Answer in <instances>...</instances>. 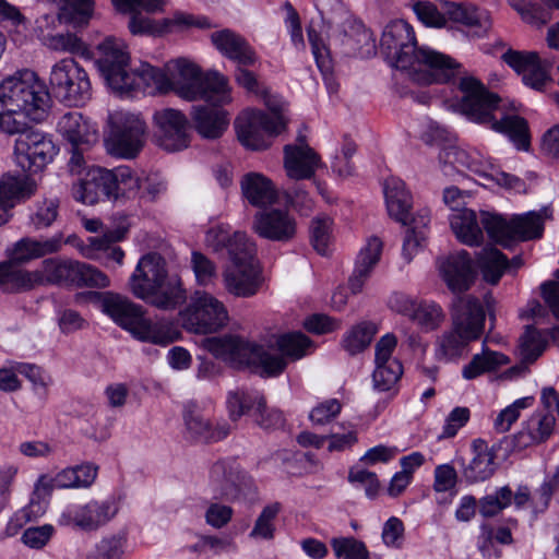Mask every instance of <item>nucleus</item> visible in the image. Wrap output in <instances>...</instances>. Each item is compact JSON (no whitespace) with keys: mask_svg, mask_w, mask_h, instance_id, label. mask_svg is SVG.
<instances>
[{"mask_svg":"<svg viewBox=\"0 0 559 559\" xmlns=\"http://www.w3.org/2000/svg\"><path fill=\"white\" fill-rule=\"evenodd\" d=\"M51 103L46 82L34 70H16L0 82V131L20 134L14 143V157L25 171L43 170L57 155L58 148L50 135L26 131L29 122L47 119Z\"/></svg>","mask_w":559,"mask_h":559,"instance_id":"obj_1","label":"nucleus"},{"mask_svg":"<svg viewBox=\"0 0 559 559\" xmlns=\"http://www.w3.org/2000/svg\"><path fill=\"white\" fill-rule=\"evenodd\" d=\"M380 49L396 69L407 71L421 83H445L460 73V63L428 47H418L413 26L391 21L383 29Z\"/></svg>","mask_w":559,"mask_h":559,"instance_id":"obj_2","label":"nucleus"},{"mask_svg":"<svg viewBox=\"0 0 559 559\" xmlns=\"http://www.w3.org/2000/svg\"><path fill=\"white\" fill-rule=\"evenodd\" d=\"M450 226L456 238L467 246L483 243L484 230L502 246L539 238L544 231L543 217L537 212L514 215L508 221L497 213L481 211L477 215L473 210L462 209L450 215Z\"/></svg>","mask_w":559,"mask_h":559,"instance_id":"obj_3","label":"nucleus"},{"mask_svg":"<svg viewBox=\"0 0 559 559\" xmlns=\"http://www.w3.org/2000/svg\"><path fill=\"white\" fill-rule=\"evenodd\" d=\"M100 57L98 68L109 87L124 95L131 92L167 94L169 93V80L166 67L158 69L143 62L140 67H129V52L124 43L117 38H106L98 46Z\"/></svg>","mask_w":559,"mask_h":559,"instance_id":"obj_4","label":"nucleus"},{"mask_svg":"<svg viewBox=\"0 0 559 559\" xmlns=\"http://www.w3.org/2000/svg\"><path fill=\"white\" fill-rule=\"evenodd\" d=\"M459 88L463 93L460 108L464 115L474 122L486 124L491 130L507 135L516 150H530V129L524 118L516 115H504L500 119L495 118L493 111L497 110L500 102L497 94L487 91L473 76L461 78Z\"/></svg>","mask_w":559,"mask_h":559,"instance_id":"obj_5","label":"nucleus"},{"mask_svg":"<svg viewBox=\"0 0 559 559\" xmlns=\"http://www.w3.org/2000/svg\"><path fill=\"white\" fill-rule=\"evenodd\" d=\"M131 293L147 305L171 311L187 300L180 277L169 276L164 259L157 253L142 257L129 280Z\"/></svg>","mask_w":559,"mask_h":559,"instance_id":"obj_6","label":"nucleus"},{"mask_svg":"<svg viewBox=\"0 0 559 559\" xmlns=\"http://www.w3.org/2000/svg\"><path fill=\"white\" fill-rule=\"evenodd\" d=\"M100 307L104 313L138 341L167 346L181 336L180 331L170 320H151L145 317L141 305L121 295L114 293L100 295Z\"/></svg>","mask_w":559,"mask_h":559,"instance_id":"obj_7","label":"nucleus"},{"mask_svg":"<svg viewBox=\"0 0 559 559\" xmlns=\"http://www.w3.org/2000/svg\"><path fill=\"white\" fill-rule=\"evenodd\" d=\"M169 92L180 98L193 102L203 99L215 105L230 102L228 80L218 72L202 73L201 69L186 58L166 63Z\"/></svg>","mask_w":559,"mask_h":559,"instance_id":"obj_8","label":"nucleus"},{"mask_svg":"<svg viewBox=\"0 0 559 559\" xmlns=\"http://www.w3.org/2000/svg\"><path fill=\"white\" fill-rule=\"evenodd\" d=\"M452 329L437 340L436 356L450 361L463 355L467 345L480 337L486 312L474 296H457L452 304Z\"/></svg>","mask_w":559,"mask_h":559,"instance_id":"obj_9","label":"nucleus"},{"mask_svg":"<svg viewBox=\"0 0 559 559\" xmlns=\"http://www.w3.org/2000/svg\"><path fill=\"white\" fill-rule=\"evenodd\" d=\"M204 346L215 357L235 367H259L261 374L265 377L277 376L286 368L282 356L271 354L262 346L248 343L238 336L210 337L205 340Z\"/></svg>","mask_w":559,"mask_h":559,"instance_id":"obj_10","label":"nucleus"},{"mask_svg":"<svg viewBox=\"0 0 559 559\" xmlns=\"http://www.w3.org/2000/svg\"><path fill=\"white\" fill-rule=\"evenodd\" d=\"M181 325L194 334L215 333L227 324L224 304L204 290L194 292L188 305L179 311Z\"/></svg>","mask_w":559,"mask_h":559,"instance_id":"obj_11","label":"nucleus"},{"mask_svg":"<svg viewBox=\"0 0 559 559\" xmlns=\"http://www.w3.org/2000/svg\"><path fill=\"white\" fill-rule=\"evenodd\" d=\"M56 96L68 106H82L92 97L87 72L72 58L56 62L49 75Z\"/></svg>","mask_w":559,"mask_h":559,"instance_id":"obj_12","label":"nucleus"},{"mask_svg":"<svg viewBox=\"0 0 559 559\" xmlns=\"http://www.w3.org/2000/svg\"><path fill=\"white\" fill-rule=\"evenodd\" d=\"M286 127L282 117L271 119L269 115L254 109H247L235 120V129L239 142L249 150L267 148L272 138L280 134Z\"/></svg>","mask_w":559,"mask_h":559,"instance_id":"obj_13","label":"nucleus"},{"mask_svg":"<svg viewBox=\"0 0 559 559\" xmlns=\"http://www.w3.org/2000/svg\"><path fill=\"white\" fill-rule=\"evenodd\" d=\"M227 408L231 420H238L253 411V416L262 428H276L284 424V416L277 409H267L264 396L257 390L236 389L227 396Z\"/></svg>","mask_w":559,"mask_h":559,"instance_id":"obj_14","label":"nucleus"},{"mask_svg":"<svg viewBox=\"0 0 559 559\" xmlns=\"http://www.w3.org/2000/svg\"><path fill=\"white\" fill-rule=\"evenodd\" d=\"M146 140V124L140 115L124 112L117 118L108 151L119 157L133 158L143 148Z\"/></svg>","mask_w":559,"mask_h":559,"instance_id":"obj_15","label":"nucleus"},{"mask_svg":"<svg viewBox=\"0 0 559 559\" xmlns=\"http://www.w3.org/2000/svg\"><path fill=\"white\" fill-rule=\"evenodd\" d=\"M158 145L167 152H178L190 145V123L183 112L174 108L156 110L153 116Z\"/></svg>","mask_w":559,"mask_h":559,"instance_id":"obj_16","label":"nucleus"},{"mask_svg":"<svg viewBox=\"0 0 559 559\" xmlns=\"http://www.w3.org/2000/svg\"><path fill=\"white\" fill-rule=\"evenodd\" d=\"M117 509L112 502L91 501L84 506L68 507L58 520L62 526L81 531H95L115 516Z\"/></svg>","mask_w":559,"mask_h":559,"instance_id":"obj_17","label":"nucleus"},{"mask_svg":"<svg viewBox=\"0 0 559 559\" xmlns=\"http://www.w3.org/2000/svg\"><path fill=\"white\" fill-rule=\"evenodd\" d=\"M117 11L131 14L128 28L132 35L162 36L160 20L155 21L140 14L163 12L166 0H111Z\"/></svg>","mask_w":559,"mask_h":559,"instance_id":"obj_18","label":"nucleus"},{"mask_svg":"<svg viewBox=\"0 0 559 559\" xmlns=\"http://www.w3.org/2000/svg\"><path fill=\"white\" fill-rule=\"evenodd\" d=\"M252 229L261 238L277 242H288L297 234V221L286 210H265L254 215Z\"/></svg>","mask_w":559,"mask_h":559,"instance_id":"obj_19","label":"nucleus"},{"mask_svg":"<svg viewBox=\"0 0 559 559\" xmlns=\"http://www.w3.org/2000/svg\"><path fill=\"white\" fill-rule=\"evenodd\" d=\"M237 260L240 261L239 258ZM223 283L226 292L235 297H252L262 283L258 262L251 261L248 255L241 258V263L231 264L224 270Z\"/></svg>","mask_w":559,"mask_h":559,"instance_id":"obj_20","label":"nucleus"},{"mask_svg":"<svg viewBox=\"0 0 559 559\" xmlns=\"http://www.w3.org/2000/svg\"><path fill=\"white\" fill-rule=\"evenodd\" d=\"M246 476L233 462L217 461L209 473L207 488L213 499L237 500Z\"/></svg>","mask_w":559,"mask_h":559,"instance_id":"obj_21","label":"nucleus"},{"mask_svg":"<svg viewBox=\"0 0 559 559\" xmlns=\"http://www.w3.org/2000/svg\"><path fill=\"white\" fill-rule=\"evenodd\" d=\"M321 164L320 156L311 148L301 134L297 143L284 147V168L294 180L311 179Z\"/></svg>","mask_w":559,"mask_h":559,"instance_id":"obj_22","label":"nucleus"},{"mask_svg":"<svg viewBox=\"0 0 559 559\" xmlns=\"http://www.w3.org/2000/svg\"><path fill=\"white\" fill-rule=\"evenodd\" d=\"M64 242L62 234L41 239L23 237L7 249V255L12 262L24 264L59 252Z\"/></svg>","mask_w":559,"mask_h":559,"instance_id":"obj_23","label":"nucleus"},{"mask_svg":"<svg viewBox=\"0 0 559 559\" xmlns=\"http://www.w3.org/2000/svg\"><path fill=\"white\" fill-rule=\"evenodd\" d=\"M439 270L447 286L454 294L467 290L473 283L472 260L465 250L441 260Z\"/></svg>","mask_w":559,"mask_h":559,"instance_id":"obj_24","label":"nucleus"},{"mask_svg":"<svg viewBox=\"0 0 559 559\" xmlns=\"http://www.w3.org/2000/svg\"><path fill=\"white\" fill-rule=\"evenodd\" d=\"M211 41L224 57L240 66H253L258 60L246 38L229 28L212 33Z\"/></svg>","mask_w":559,"mask_h":559,"instance_id":"obj_25","label":"nucleus"},{"mask_svg":"<svg viewBox=\"0 0 559 559\" xmlns=\"http://www.w3.org/2000/svg\"><path fill=\"white\" fill-rule=\"evenodd\" d=\"M108 169L93 167L73 186V197L76 201L93 205L103 199L112 200Z\"/></svg>","mask_w":559,"mask_h":559,"instance_id":"obj_26","label":"nucleus"},{"mask_svg":"<svg viewBox=\"0 0 559 559\" xmlns=\"http://www.w3.org/2000/svg\"><path fill=\"white\" fill-rule=\"evenodd\" d=\"M442 3L448 20L469 27L474 35L483 37L491 28V17L488 11L471 3L452 1H443Z\"/></svg>","mask_w":559,"mask_h":559,"instance_id":"obj_27","label":"nucleus"},{"mask_svg":"<svg viewBox=\"0 0 559 559\" xmlns=\"http://www.w3.org/2000/svg\"><path fill=\"white\" fill-rule=\"evenodd\" d=\"M185 425L191 438L203 442H216L229 433L227 424H213L204 417L198 405L189 403L183 413Z\"/></svg>","mask_w":559,"mask_h":559,"instance_id":"obj_28","label":"nucleus"},{"mask_svg":"<svg viewBox=\"0 0 559 559\" xmlns=\"http://www.w3.org/2000/svg\"><path fill=\"white\" fill-rule=\"evenodd\" d=\"M37 192V182L27 175L3 174L0 177V203L11 213L21 202L29 200Z\"/></svg>","mask_w":559,"mask_h":559,"instance_id":"obj_29","label":"nucleus"},{"mask_svg":"<svg viewBox=\"0 0 559 559\" xmlns=\"http://www.w3.org/2000/svg\"><path fill=\"white\" fill-rule=\"evenodd\" d=\"M383 242L381 239L372 236L360 249L356 260L355 270L348 281V287L352 294L356 295L362 290L365 283L380 260Z\"/></svg>","mask_w":559,"mask_h":559,"instance_id":"obj_30","label":"nucleus"},{"mask_svg":"<svg viewBox=\"0 0 559 559\" xmlns=\"http://www.w3.org/2000/svg\"><path fill=\"white\" fill-rule=\"evenodd\" d=\"M57 128L73 146L91 145L98 140L95 126L78 111L64 114L58 121Z\"/></svg>","mask_w":559,"mask_h":559,"instance_id":"obj_31","label":"nucleus"},{"mask_svg":"<svg viewBox=\"0 0 559 559\" xmlns=\"http://www.w3.org/2000/svg\"><path fill=\"white\" fill-rule=\"evenodd\" d=\"M191 116L197 132L207 140L221 138L229 124L228 114L219 108L193 107Z\"/></svg>","mask_w":559,"mask_h":559,"instance_id":"obj_32","label":"nucleus"},{"mask_svg":"<svg viewBox=\"0 0 559 559\" xmlns=\"http://www.w3.org/2000/svg\"><path fill=\"white\" fill-rule=\"evenodd\" d=\"M475 454L467 465L463 467L462 476L468 484H476L489 479L496 472V454L481 441H474Z\"/></svg>","mask_w":559,"mask_h":559,"instance_id":"obj_33","label":"nucleus"},{"mask_svg":"<svg viewBox=\"0 0 559 559\" xmlns=\"http://www.w3.org/2000/svg\"><path fill=\"white\" fill-rule=\"evenodd\" d=\"M240 187L243 197L253 206H267L277 200V192L272 181L262 174H246L240 181Z\"/></svg>","mask_w":559,"mask_h":559,"instance_id":"obj_34","label":"nucleus"},{"mask_svg":"<svg viewBox=\"0 0 559 559\" xmlns=\"http://www.w3.org/2000/svg\"><path fill=\"white\" fill-rule=\"evenodd\" d=\"M555 425L554 415L534 413L514 437L518 447L527 448L546 441L554 433Z\"/></svg>","mask_w":559,"mask_h":559,"instance_id":"obj_35","label":"nucleus"},{"mask_svg":"<svg viewBox=\"0 0 559 559\" xmlns=\"http://www.w3.org/2000/svg\"><path fill=\"white\" fill-rule=\"evenodd\" d=\"M384 197L389 215L396 222L406 225L412 209V197L406 190L404 181L395 177L386 179Z\"/></svg>","mask_w":559,"mask_h":559,"instance_id":"obj_36","label":"nucleus"},{"mask_svg":"<svg viewBox=\"0 0 559 559\" xmlns=\"http://www.w3.org/2000/svg\"><path fill=\"white\" fill-rule=\"evenodd\" d=\"M40 275L35 271L20 269L10 259L0 263V288L7 293L27 290L39 285Z\"/></svg>","mask_w":559,"mask_h":559,"instance_id":"obj_37","label":"nucleus"},{"mask_svg":"<svg viewBox=\"0 0 559 559\" xmlns=\"http://www.w3.org/2000/svg\"><path fill=\"white\" fill-rule=\"evenodd\" d=\"M79 261L49 258L43 261L41 269L36 270L40 275V284L74 286L78 275Z\"/></svg>","mask_w":559,"mask_h":559,"instance_id":"obj_38","label":"nucleus"},{"mask_svg":"<svg viewBox=\"0 0 559 559\" xmlns=\"http://www.w3.org/2000/svg\"><path fill=\"white\" fill-rule=\"evenodd\" d=\"M508 362V357L502 353L484 348L480 354L473 356L472 360L463 368L462 374L465 379L472 380L486 372L496 371Z\"/></svg>","mask_w":559,"mask_h":559,"instance_id":"obj_39","label":"nucleus"},{"mask_svg":"<svg viewBox=\"0 0 559 559\" xmlns=\"http://www.w3.org/2000/svg\"><path fill=\"white\" fill-rule=\"evenodd\" d=\"M477 265L487 283L497 284L509 264L501 251L493 247H485L478 253Z\"/></svg>","mask_w":559,"mask_h":559,"instance_id":"obj_40","label":"nucleus"},{"mask_svg":"<svg viewBox=\"0 0 559 559\" xmlns=\"http://www.w3.org/2000/svg\"><path fill=\"white\" fill-rule=\"evenodd\" d=\"M430 222L429 212L427 210L419 211L412 219L413 226L407 229L403 247L402 255L406 262H411L413 257L418 252L419 248L426 240L425 228Z\"/></svg>","mask_w":559,"mask_h":559,"instance_id":"obj_41","label":"nucleus"},{"mask_svg":"<svg viewBox=\"0 0 559 559\" xmlns=\"http://www.w3.org/2000/svg\"><path fill=\"white\" fill-rule=\"evenodd\" d=\"M108 177L112 190V200L134 195L141 188L140 178L128 166H119L108 170Z\"/></svg>","mask_w":559,"mask_h":559,"instance_id":"obj_42","label":"nucleus"},{"mask_svg":"<svg viewBox=\"0 0 559 559\" xmlns=\"http://www.w3.org/2000/svg\"><path fill=\"white\" fill-rule=\"evenodd\" d=\"M205 242L214 251L218 252L224 249L227 251L235 252V246L237 243H245V233L234 231L231 234L230 226L228 224H216L212 226L205 234Z\"/></svg>","mask_w":559,"mask_h":559,"instance_id":"obj_43","label":"nucleus"},{"mask_svg":"<svg viewBox=\"0 0 559 559\" xmlns=\"http://www.w3.org/2000/svg\"><path fill=\"white\" fill-rule=\"evenodd\" d=\"M46 47L55 52L88 57L87 45L76 34L71 32L57 33L45 37Z\"/></svg>","mask_w":559,"mask_h":559,"instance_id":"obj_44","label":"nucleus"},{"mask_svg":"<svg viewBox=\"0 0 559 559\" xmlns=\"http://www.w3.org/2000/svg\"><path fill=\"white\" fill-rule=\"evenodd\" d=\"M162 36L169 33L183 32L192 27L205 29L214 25L204 15H194L182 11H176L171 16L162 19Z\"/></svg>","mask_w":559,"mask_h":559,"instance_id":"obj_45","label":"nucleus"},{"mask_svg":"<svg viewBox=\"0 0 559 559\" xmlns=\"http://www.w3.org/2000/svg\"><path fill=\"white\" fill-rule=\"evenodd\" d=\"M444 319L445 314L441 306L429 300H419L411 318L424 332L437 330Z\"/></svg>","mask_w":559,"mask_h":559,"instance_id":"obj_46","label":"nucleus"},{"mask_svg":"<svg viewBox=\"0 0 559 559\" xmlns=\"http://www.w3.org/2000/svg\"><path fill=\"white\" fill-rule=\"evenodd\" d=\"M282 510L280 502L266 504L254 521L253 527L249 533L252 539L272 540L275 536V520Z\"/></svg>","mask_w":559,"mask_h":559,"instance_id":"obj_47","label":"nucleus"},{"mask_svg":"<svg viewBox=\"0 0 559 559\" xmlns=\"http://www.w3.org/2000/svg\"><path fill=\"white\" fill-rule=\"evenodd\" d=\"M377 331V325L372 322H361L355 325L344 336L343 348L350 355L362 352L369 346Z\"/></svg>","mask_w":559,"mask_h":559,"instance_id":"obj_48","label":"nucleus"},{"mask_svg":"<svg viewBox=\"0 0 559 559\" xmlns=\"http://www.w3.org/2000/svg\"><path fill=\"white\" fill-rule=\"evenodd\" d=\"M60 202L57 198H44L34 205L29 215V224L34 230L49 228L58 218Z\"/></svg>","mask_w":559,"mask_h":559,"instance_id":"obj_49","label":"nucleus"},{"mask_svg":"<svg viewBox=\"0 0 559 559\" xmlns=\"http://www.w3.org/2000/svg\"><path fill=\"white\" fill-rule=\"evenodd\" d=\"M546 340L542 333L532 326H527L523 335L520 337V356L522 362L533 364L546 348Z\"/></svg>","mask_w":559,"mask_h":559,"instance_id":"obj_50","label":"nucleus"},{"mask_svg":"<svg viewBox=\"0 0 559 559\" xmlns=\"http://www.w3.org/2000/svg\"><path fill=\"white\" fill-rule=\"evenodd\" d=\"M513 492L509 486L497 489L493 493L486 495L478 501L479 513L484 518H492L508 508L512 502Z\"/></svg>","mask_w":559,"mask_h":559,"instance_id":"obj_51","label":"nucleus"},{"mask_svg":"<svg viewBox=\"0 0 559 559\" xmlns=\"http://www.w3.org/2000/svg\"><path fill=\"white\" fill-rule=\"evenodd\" d=\"M510 4L524 22L534 27H542L551 20L549 10L532 0H510Z\"/></svg>","mask_w":559,"mask_h":559,"instance_id":"obj_52","label":"nucleus"},{"mask_svg":"<svg viewBox=\"0 0 559 559\" xmlns=\"http://www.w3.org/2000/svg\"><path fill=\"white\" fill-rule=\"evenodd\" d=\"M278 349L294 360L300 359L312 347L311 340L300 332L284 334L277 340Z\"/></svg>","mask_w":559,"mask_h":559,"instance_id":"obj_53","label":"nucleus"},{"mask_svg":"<svg viewBox=\"0 0 559 559\" xmlns=\"http://www.w3.org/2000/svg\"><path fill=\"white\" fill-rule=\"evenodd\" d=\"M403 374L400 361H390V365L376 366L372 373L373 388L379 392L392 390Z\"/></svg>","mask_w":559,"mask_h":559,"instance_id":"obj_54","label":"nucleus"},{"mask_svg":"<svg viewBox=\"0 0 559 559\" xmlns=\"http://www.w3.org/2000/svg\"><path fill=\"white\" fill-rule=\"evenodd\" d=\"M333 221L326 215L314 217L310 226L311 242L316 251L322 255L329 251Z\"/></svg>","mask_w":559,"mask_h":559,"instance_id":"obj_55","label":"nucleus"},{"mask_svg":"<svg viewBox=\"0 0 559 559\" xmlns=\"http://www.w3.org/2000/svg\"><path fill=\"white\" fill-rule=\"evenodd\" d=\"M90 246L83 250V255L87 259H99L103 252L106 259L121 264L124 253L121 248L111 246L107 237H90Z\"/></svg>","mask_w":559,"mask_h":559,"instance_id":"obj_56","label":"nucleus"},{"mask_svg":"<svg viewBox=\"0 0 559 559\" xmlns=\"http://www.w3.org/2000/svg\"><path fill=\"white\" fill-rule=\"evenodd\" d=\"M413 11L417 19L428 27L441 28L447 25L448 15L428 0H419L413 4Z\"/></svg>","mask_w":559,"mask_h":559,"instance_id":"obj_57","label":"nucleus"},{"mask_svg":"<svg viewBox=\"0 0 559 559\" xmlns=\"http://www.w3.org/2000/svg\"><path fill=\"white\" fill-rule=\"evenodd\" d=\"M332 549L337 558L368 559L369 554L362 542L354 537H340L331 540Z\"/></svg>","mask_w":559,"mask_h":559,"instance_id":"obj_58","label":"nucleus"},{"mask_svg":"<svg viewBox=\"0 0 559 559\" xmlns=\"http://www.w3.org/2000/svg\"><path fill=\"white\" fill-rule=\"evenodd\" d=\"M191 269L195 281L201 286L213 284L217 276L216 265L202 252L193 251L191 253Z\"/></svg>","mask_w":559,"mask_h":559,"instance_id":"obj_59","label":"nucleus"},{"mask_svg":"<svg viewBox=\"0 0 559 559\" xmlns=\"http://www.w3.org/2000/svg\"><path fill=\"white\" fill-rule=\"evenodd\" d=\"M109 284V277L104 272L91 264L79 261L74 286L106 288Z\"/></svg>","mask_w":559,"mask_h":559,"instance_id":"obj_60","label":"nucleus"},{"mask_svg":"<svg viewBox=\"0 0 559 559\" xmlns=\"http://www.w3.org/2000/svg\"><path fill=\"white\" fill-rule=\"evenodd\" d=\"M124 552V539L120 536H109L96 544L86 559H121Z\"/></svg>","mask_w":559,"mask_h":559,"instance_id":"obj_61","label":"nucleus"},{"mask_svg":"<svg viewBox=\"0 0 559 559\" xmlns=\"http://www.w3.org/2000/svg\"><path fill=\"white\" fill-rule=\"evenodd\" d=\"M532 401V397H522L502 409L493 423L496 431L500 433L509 431L512 424L520 417L521 409L528 407Z\"/></svg>","mask_w":559,"mask_h":559,"instance_id":"obj_62","label":"nucleus"},{"mask_svg":"<svg viewBox=\"0 0 559 559\" xmlns=\"http://www.w3.org/2000/svg\"><path fill=\"white\" fill-rule=\"evenodd\" d=\"M342 411V403L337 399H330L314 406L309 419L316 426H324L331 423Z\"/></svg>","mask_w":559,"mask_h":559,"instance_id":"obj_63","label":"nucleus"},{"mask_svg":"<svg viewBox=\"0 0 559 559\" xmlns=\"http://www.w3.org/2000/svg\"><path fill=\"white\" fill-rule=\"evenodd\" d=\"M234 510L231 507L218 502L209 504L204 518L207 525L214 528L225 527L233 519Z\"/></svg>","mask_w":559,"mask_h":559,"instance_id":"obj_64","label":"nucleus"}]
</instances>
